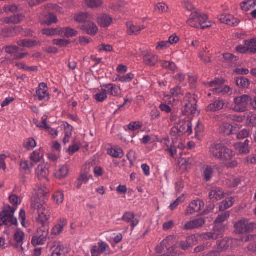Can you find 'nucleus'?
<instances>
[{"instance_id":"69168bd1","label":"nucleus","mask_w":256,"mask_h":256,"mask_svg":"<svg viewBox=\"0 0 256 256\" xmlns=\"http://www.w3.org/2000/svg\"><path fill=\"white\" fill-rule=\"evenodd\" d=\"M10 202L14 206H18L21 203L20 198L15 194H12L9 196Z\"/></svg>"},{"instance_id":"58836bf2","label":"nucleus","mask_w":256,"mask_h":256,"mask_svg":"<svg viewBox=\"0 0 256 256\" xmlns=\"http://www.w3.org/2000/svg\"><path fill=\"white\" fill-rule=\"evenodd\" d=\"M108 154L111 156L118 158H121L124 155L122 150L117 146L110 148L108 150Z\"/></svg>"},{"instance_id":"5fc2aeb1","label":"nucleus","mask_w":256,"mask_h":256,"mask_svg":"<svg viewBox=\"0 0 256 256\" xmlns=\"http://www.w3.org/2000/svg\"><path fill=\"white\" fill-rule=\"evenodd\" d=\"M236 84L240 88H246L249 86L248 80L244 77H238L236 80Z\"/></svg>"},{"instance_id":"680f3d73","label":"nucleus","mask_w":256,"mask_h":256,"mask_svg":"<svg viewBox=\"0 0 256 256\" xmlns=\"http://www.w3.org/2000/svg\"><path fill=\"white\" fill-rule=\"evenodd\" d=\"M134 78V74L130 72L126 74L120 75V82L122 83H128L130 82Z\"/></svg>"},{"instance_id":"79ce46f5","label":"nucleus","mask_w":256,"mask_h":256,"mask_svg":"<svg viewBox=\"0 0 256 256\" xmlns=\"http://www.w3.org/2000/svg\"><path fill=\"white\" fill-rule=\"evenodd\" d=\"M89 178L86 174H81L74 182V187L76 189H80L83 184H86Z\"/></svg>"},{"instance_id":"f8f14e48","label":"nucleus","mask_w":256,"mask_h":256,"mask_svg":"<svg viewBox=\"0 0 256 256\" xmlns=\"http://www.w3.org/2000/svg\"><path fill=\"white\" fill-rule=\"evenodd\" d=\"M48 90V88L46 84L44 82H41L36 88V94H34V96L36 100L39 101H48L50 98Z\"/></svg>"},{"instance_id":"72a5a7b5","label":"nucleus","mask_w":256,"mask_h":256,"mask_svg":"<svg viewBox=\"0 0 256 256\" xmlns=\"http://www.w3.org/2000/svg\"><path fill=\"white\" fill-rule=\"evenodd\" d=\"M244 44L246 45L249 54H256V38L244 40Z\"/></svg>"},{"instance_id":"9d476101","label":"nucleus","mask_w":256,"mask_h":256,"mask_svg":"<svg viewBox=\"0 0 256 256\" xmlns=\"http://www.w3.org/2000/svg\"><path fill=\"white\" fill-rule=\"evenodd\" d=\"M224 230V226L223 224L214 225L212 231L202 233L200 236L203 240H216L223 236Z\"/></svg>"},{"instance_id":"2eb2a0df","label":"nucleus","mask_w":256,"mask_h":256,"mask_svg":"<svg viewBox=\"0 0 256 256\" xmlns=\"http://www.w3.org/2000/svg\"><path fill=\"white\" fill-rule=\"evenodd\" d=\"M204 206V203L200 200H194L191 202L187 207L186 212V215L192 214L196 212H200Z\"/></svg>"},{"instance_id":"9b49d317","label":"nucleus","mask_w":256,"mask_h":256,"mask_svg":"<svg viewBox=\"0 0 256 256\" xmlns=\"http://www.w3.org/2000/svg\"><path fill=\"white\" fill-rule=\"evenodd\" d=\"M236 232L238 234H244L252 231L256 228V224L254 222H249L248 220L242 219L234 224Z\"/></svg>"},{"instance_id":"13d9d810","label":"nucleus","mask_w":256,"mask_h":256,"mask_svg":"<svg viewBox=\"0 0 256 256\" xmlns=\"http://www.w3.org/2000/svg\"><path fill=\"white\" fill-rule=\"evenodd\" d=\"M246 123L250 126H256V116L252 112L247 114L246 116Z\"/></svg>"},{"instance_id":"e2e57ef3","label":"nucleus","mask_w":256,"mask_h":256,"mask_svg":"<svg viewBox=\"0 0 256 256\" xmlns=\"http://www.w3.org/2000/svg\"><path fill=\"white\" fill-rule=\"evenodd\" d=\"M234 146L241 154H246L249 152V147L243 145L242 142L236 144Z\"/></svg>"},{"instance_id":"412c9836","label":"nucleus","mask_w":256,"mask_h":256,"mask_svg":"<svg viewBox=\"0 0 256 256\" xmlns=\"http://www.w3.org/2000/svg\"><path fill=\"white\" fill-rule=\"evenodd\" d=\"M49 165L46 164H42L38 165L36 170V174L39 180L45 179L48 180V176L49 174Z\"/></svg>"},{"instance_id":"0eeeda50","label":"nucleus","mask_w":256,"mask_h":256,"mask_svg":"<svg viewBox=\"0 0 256 256\" xmlns=\"http://www.w3.org/2000/svg\"><path fill=\"white\" fill-rule=\"evenodd\" d=\"M235 155L234 152L224 146L219 160L228 168H235L238 166V162L234 158Z\"/></svg>"},{"instance_id":"c03bdc74","label":"nucleus","mask_w":256,"mask_h":256,"mask_svg":"<svg viewBox=\"0 0 256 256\" xmlns=\"http://www.w3.org/2000/svg\"><path fill=\"white\" fill-rule=\"evenodd\" d=\"M108 97V93L106 89L102 88L94 96L95 100L100 102H102L106 100Z\"/></svg>"},{"instance_id":"6e6552de","label":"nucleus","mask_w":256,"mask_h":256,"mask_svg":"<svg viewBox=\"0 0 256 256\" xmlns=\"http://www.w3.org/2000/svg\"><path fill=\"white\" fill-rule=\"evenodd\" d=\"M196 100L194 96L187 93L183 102L182 112L186 115L194 114L196 111Z\"/></svg>"},{"instance_id":"a878e982","label":"nucleus","mask_w":256,"mask_h":256,"mask_svg":"<svg viewBox=\"0 0 256 256\" xmlns=\"http://www.w3.org/2000/svg\"><path fill=\"white\" fill-rule=\"evenodd\" d=\"M206 222L204 218H199L191 220L184 226V229L186 230H192L202 227Z\"/></svg>"},{"instance_id":"c756f323","label":"nucleus","mask_w":256,"mask_h":256,"mask_svg":"<svg viewBox=\"0 0 256 256\" xmlns=\"http://www.w3.org/2000/svg\"><path fill=\"white\" fill-rule=\"evenodd\" d=\"M24 18L25 16L23 14H18L4 18L2 21L4 23L7 24H16L23 21Z\"/></svg>"},{"instance_id":"4be33fe9","label":"nucleus","mask_w":256,"mask_h":256,"mask_svg":"<svg viewBox=\"0 0 256 256\" xmlns=\"http://www.w3.org/2000/svg\"><path fill=\"white\" fill-rule=\"evenodd\" d=\"M225 194H226L221 188L212 187L209 193L208 196L212 202H215L222 200Z\"/></svg>"},{"instance_id":"4468645a","label":"nucleus","mask_w":256,"mask_h":256,"mask_svg":"<svg viewBox=\"0 0 256 256\" xmlns=\"http://www.w3.org/2000/svg\"><path fill=\"white\" fill-rule=\"evenodd\" d=\"M172 130V132H177L178 135L187 134L189 136L192 133V124L189 120H183Z\"/></svg>"},{"instance_id":"c85d7f7f","label":"nucleus","mask_w":256,"mask_h":256,"mask_svg":"<svg viewBox=\"0 0 256 256\" xmlns=\"http://www.w3.org/2000/svg\"><path fill=\"white\" fill-rule=\"evenodd\" d=\"M122 220L124 222L130 224L133 230L139 223L138 218H135L134 214L132 212H126L122 217Z\"/></svg>"},{"instance_id":"423d86ee","label":"nucleus","mask_w":256,"mask_h":256,"mask_svg":"<svg viewBox=\"0 0 256 256\" xmlns=\"http://www.w3.org/2000/svg\"><path fill=\"white\" fill-rule=\"evenodd\" d=\"M221 84L222 82L217 78H216L213 81L209 82L208 87L211 92L208 94V96H211L212 94L224 96L228 94L232 91L230 86L222 85Z\"/></svg>"},{"instance_id":"338daca9","label":"nucleus","mask_w":256,"mask_h":256,"mask_svg":"<svg viewBox=\"0 0 256 256\" xmlns=\"http://www.w3.org/2000/svg\"><path fill=\"white\" fill-rule=\"evenodd\" d=\"M8 54H13L14 56L17 52L20 50V48L16 46H7L3 48Z\"/></svg>"},{"instance_id":"b1692460","label":"nucleus","mask_w":256,"mask_h":256,"mask_svg":"<svg viewBox=\"0 0 256 256\" xmlns=\"http://www.w3.org/2000/svg\"><path fill=\"white\" fill-rule=\"evenodd\" d=\"M102 87L106 90L108 95L110 94L112 96H118L121 92L120 86L113 84H104Z\"/></svg>"},{"instance_id":"774afa93","label":"nucleus","mask_w":256,"mask_h":256,"mask_svg":"<svg viewBox=\"0 0 256 256\" xmlns=\"http://www.w3.org/2000/svg\"><path fill=\"white\" fill-rule=\"evenodd\" d=\"M70 43V41L64 39H55L52 40V44L60 47L67 46Z\"/></svg>"},{"instance_id":"864d4df0","label":"nucleus","mask_w":256,"mask_h":256,"mask_svg":"<svg viewBox=\"0 0 256 256\" xmlns=\"http://www.w3.org/2000/svg\"><path fill=\"white\" fill-rule=\"evenodd\" d=\"M57 22L58 19L56 16L52 13H49L46 16V20L42 21V22L45 24L50 26L52 24L56 23Z\"/></svg>"},{"instance_id":"f3484780","label":"nucleus","mask_w":256,"mask_h":256,"mask_svg":"<svg viewBox=\"0 0 256 256\" xmlns=\"http://www.w3.org/2000/svg\"><path fill=\"white\" fill-rule=\"evenodd\" d=\"M52 256H66L68 249L59 242H54L50 248Z\"/></svg>"},{"instance_id":"f03ea898","label":"nucleus","mask_w":256,"mask_h":256,"mask_svg":"<svg viewBox=\"0 0 256 256\" xmlns=\"http://www.w3.org/2000/svg\"><path fill=\"white\" fill-rule=\"evenodd\" d=\"M176 237L174 236H168L156 248L157 253L162 254L160 256H178L176 252H175L174 243Z\"/></svg>"},{"instance_id":"5701e85b","label":"nucleus","mask_w":256,"mask_h":256,"mask_svg":"<svg viewBox=\"0 0 256 256\" xmlns=\"http://www.w3.org/2000/svg\"><path fill=\"white\" fill-rule=\"evenodd\" d=\"M224 147V146L221 144H212L210 148V154L214 158L220 160L223 152Z\"/></svg>"},{"instance_id":"e433bc0d","label":"nucleus","mask_w":256,"mask_h":256,"mask_svg":"<svg viewBox=\"0 0 256 256\" xmlns=\"http://www.w3.org/2000/svg\"><path fill=\"white\" fill-rule=\"evenodd\" d=\"M164 142L166 146L164 150L169 152L172 157H174L176 154V148L174 145V142H170L168 138L164 139Z\"/></svg>"},{"instance_id":"393cba45","label":"nucleus","mask_w":256,"mask_h":256,"mask_svg":"<svg viewBox=\"0 0 256 256\" xmlns=\"http://www.w3.org/2000/svg\"><path fill=\"white\" fill-rule=\"evenodd\" d=\"M68 224L67 220L64 218L59 219L57 224L54 226L52 230V234L55 236L60 234L64 230V227Z\"/></svg>"},{"instance_id":"7c9ffc66","label":"nucleus","mask_w":256,"mask_h":256,"mask_svg":"<svg viewBox=\"0 0 256 256\" xmlns=\"http://www.w3.org/2000/svg\"><path fill=\"white\" fill-rule=\"evenodd\" d=\"M20 166L21 172H24L26 174H29L34 166V164L28 160H22L20 162Z\"/></svg>"},{"instance_id":"6e6d98bb","label":"nucleus","mask_w":256,"mask_h":256,"mask_svg":"<svg viewBox=\"0 0 256 256\" xmlns=\"http://www.w3.org/2000/svg\"><path fill=\"white\" fill-rule=\"evenodd\" d=\"M86 6L90 8H98L102 4V0H85Z\"/></svg>"},{"instance_id":"7ed1b4c3","label":"nucleus","mask_w":256,"mask_h":256,"mask_svg":"<svg viewBox=\"0 0 256 256\" xmlns=\"http://www.w3.org/2000/svg\"><path fill=\"white\" fill-rule=\"evenodd\" d=\"M187 23L192 27L202 29L212 26V22L209 21L207 15L196 12L192 13Z\"/></svg>"},{"instance_id":"c9c22d12","label":"nucleus","mask_w":256,"mask_h":256,"mask_svg":"<svg viewBox=\"0 0 256 256\" xmlns=\"http://www.w3.org/2000/svg\"><path fill=\"white\" fill-rule=\"evenodd\" d=\"M68 168L66 165L60 166L55 172V176L60 180L68 176Z\"/></svg>"},{"instance_id":"a211bd4d","label":"nucleus","mask_w":256,"mask_h":256,"mask_svg":"<svg viewBox=\"0 0 256 256\" xmlns=\"http://www.w3.org/2000/svg\"><path fill=\"white\" fill-rule=\"evenodd\" d=\"M218 18L222 23L226 24L231 26H236L240 22V20L232 15L228 14H222L218 16Z\"/></svg>"},{"instance_id":"ddd939ff","label":"nucleus","mask_w":256,"mask_h":256,"mask_svg":"<svg viewBox=\"0 0 256 256\" xmlns=\"http://www.w3.org/2000/svg\"><path fill=\"white\" fill-rule=\"evenodd\" d=\"M92 256H102L110 254V248L106 242H98V246H92L90 250Z\"/></svg>"},{"instance_id":"49530a36","label":"nucleus","mask_w":256,"mask_h":256,"mask_svg":"<svg viewBox=\"0 0 256 256\" xmlns=\"http://www.w3.org/2000/svg\"><path fill=\"white\" fill-rule=\"evenodd\" d=\"M25 238V234L20 230L16 231L14 236V240L16 243L23 244Z\"/></svg>"},{"instance_id":"dca6fc26","label":"nucleus","mask_w":256,"mask_h":256,"mask_svg":"<svg viewBox=\"0 0 256 256\" xmlns=\"http://www.w3.org/2000/svg\"><path fill=\"white\" fill-rule=\"evenodd\" d=\"M228 102L222 99L218 98L210 104L206 108L207 112H214L228 106Z\"/></svg>"},{"instance_id":"052dcab7","label":"nucleus","mask_w":256,"mask_h":256,"mask_svg":"<svg viewBox=\"0 0 256 256\" xmlns=\"http://www.w3.org/2000/svg\"><path fill=\"white\" fill-rule=\"evenodd\" d=\"M240 7L243 10L248 12L250 8L254 7V4L252 0H246L240 4Z\"/></svg>"},{"instance_id":"aec40b11","label":"nucleus","mask_w":256,"mask_h":256,"mask_svg":"<svg viewBox=\"0 0 256 256\" xmlns=\"http://www.w3.org/2000/svg\"><path fill=\"white\" fill-rule=\"evenodd\" d=\"M184 94V92L182 88L176 86L170 89V95H168L164 97L165 100L166 101L170 99L169 102L172 104L176 100H178L180 98L181 96Z\"/></svg>"},{"instance_id":"a18cd8bd","label":"nucleus","mask_w":256,"mask_h":256,"mask_svg":"<svg viewBox=\"0 0 256 256\" xmlns=\"http://www.w3.org/2000/svg\"><path fill=\"white\" fill-rule=\"evenodd\" d=\"M60 27L56 28H46L42 30V34L48 36H52L56 35L60 36Z\"/></svg>"},{"instance_id":"39448f33","label":"nucleus","mask_w":256,"mask_h":256,"mask_svg":"<svg viewBox=\"0 0 256 256\" xmlns=\"http://www.w3.org/2000/svg\"><path fill=\"white\" fill-rule=\"evenodd\" d=\"M16 210V208L14 207H11L9 205L5 206L3 211L0 212V226H16L18 220L14 216Z\"/></svg>"},{"instance_id":"2f4dec72","label":"nucleus","mask_w":256,"mask_h":256,"mask_svg":"<svg viewBox=\"0 0 256 256\" xmlns=\"http://www.w3.org/2000/svg\"><path fill=\"white\" fill-rule=\"evenodd\" d=\"M112 22V18L106 14H102L98 18V22L102 27L109 26Z\"/></svg>"},{"instance_id":"8fccbe9b","label":"nucleus","mask_w":256,"mask_h":256,"mask_svg":"<svg viewBox=\"0 0 256 256\" xmlns=\"http://www.w3.org/2000/svg\"><path fill=\"white\" fill-rule=\"evenodd\" d=\"M160 66L163 68L172 70V72L175 71L176 66L175 64L172 62L167 60H160Z\"/></svg>"},{"instance_id":"1a4fd4ad","label":"nucleus","mask_w":256,"mask_h":256,"mask_svg":"<svg viewBox=\"0 0 256 256\" xmlns=\"http://www.w3.org/2000/svg\"><path fill=\"white\" fill-rule=\"evenodd\" d=\"M252 98L248 95L244 94L237 96L234 98V106L233 110L236 112H244L246 110Z\"/></svg>"},{"instance_id":"3c124183","label":"nucleus","mask_w":256,"mask_h":256,"mask_svg":"<svg viewBox=\"0 0 256 256\" xmlns=\"http://www.w3.org/2000/svg\"><path fill=\"white\" fill-rule=\"evenodd\" d=\"M142 126V123L140 122H132L127 126V129L124 128V130H128L132 132H135L141 128Z\"/></svg>"},{"instance_id":"a19ab883","label":"nucleus","mask_w":256,"mask_h":256,"mask_svg":"<svg viewBox=\"0 0 256 256\" xmlns=\"http://www.w3.org/2000/svg\"><path fill=\"white\" fill-rule=\"evenodd\" d=\"M43 157V152L41 148L32 152L30 156V159L33 164L38 163Z\"/></svg>"},{"instance_id":"09e8293b","label":"nucleus","mask_w":256,"mask_h":256,"mask_svg":"<svg viewBox=\"0 0 256 256\" xmlns=\"http://www.w3.org/2000/svg\"><path fill=\"white\" fill-rule=\"evenodd\" d=\"M230 216V212L228 211L219 214L214 220L215 225L222 224V223L225 222Z\"/></svg>"},{"instance_id":"4d7b16f0","label":"nucleus","mask_w":256,"mask_h":256,"mask_svg":"<svg viewBox=\"0 0 256 256\" xmlns=\"http://www.w3.org/2000/svg\"><path fill=\"white\" fill-rule=\"evenodd\" d=\"M240 182V179L238 178H231L226 180V184L229 188H234L238 186Z\"/></svg>"},{"instance_id":"bf43d9fd","label":"nucleus","mask_w":256,"mask_h":256,"mask_svg":"<svg viewBox=\"0 0 256 256\" xmlns=\"http://www.w3.org/2000/svg\"><path fill=\"white\" fill-rule=\"evenodd\" d=\"M64 194L61 191L56 192L52 196V198L54 202L58 204H60L63 202Z\"/></svg>"},{"instance_id":"ea45409f","label":"nucleus","mask_w":256,"mask_h":256,"mask_svg":"<svg viewBox=\"0 0 256 256\" xmlns=\"http://www.w3.org/2000/svg\"><path fill=\"white\" fill-rule=\"evenodd\" d=\"M17 44L19 46L26 48L32 47L37 44L40 45V43L38 42L28 39L19 40L18 41Z\"/></svg>"},{"instance_id":"f704fd0d","label":"nucleus","mask_w":256,"mask_h":256,"mask_svg":"<svg viewBox=\"0 0 256 256\" xmlns=\"http://www.w3.org/2000/svg\"><path fill=\"white\" fill-rule=\"evenodd\" d=\"M60 36L66 38L72 37L78 34L76 30L70 27L60 28Z\"/></svg>"},{"instance_id":"0e129e2a","label":"nucleus","mask_w":256,"mask_h":256,"mask_svg":"<svg viewBox=\"0 0 256 256\" xmlns=\"http://www.w3.org/2000/svg\"><path fill=\"white\" fill-rule=\"evenodd\" d=\"M168 9V6L164 2H160L156 5L154 10L159 13L166 12Z\"/></svg>"},{"instance_id":"cd10ccee","label":"nucleus","mask_w":256,"mask_h":256,"mask_svg":"<svg viewBox=\"0 0 256 256\" xmlns=\"http://www.w3.org/2000/svg\"><path fill=\"white\" fill-rule=\"evenodd\" d=\"M128 28V33L129 35L137 36L139 34L140 32L145 28L143 25L136 26L132 22H128L126 23Z\"/></svg>"},{"instance_id":"bb28decb","label":"nucleus","mask_w":256,"mask_h":256,"mask_svg":"<svg viewBox=\"0 0 256 256\" xmlns=\"http://www.w3.org/2000/svg\"><path fill=\"white\" fill-rule=\"evenodd\" d=\"M80 29L86 32L87 34L92 36L95 35L98 31V26L91 20L82 25L80 26Z\"/></svg>"},{"instance_id":"473e14b6","label":"nucleus","mask_w":256,"mask_h":256,"mask_svg":"<svg viewBox=\"0 0 256 256\" xmlns=\"http://www.w3.org/2000/svg\"><path fill=\"white\" fill-rule=\"evenodd\" d=\"M92 16L84 12H80L78 14H76L74 16V20L75 21L85 24L88 22L92 20Z\"/></svg>"},{"instance_id":"20e7f679","label":"nucleus","mask_w":256,"mask_h":256,"mask_svg":"<svg viewBox=\"0 0 256 256\" xmlns=\"http://www.w3.org/2000/svg\"><path fill=\"white\" fill-rule=\"evenodd\" d=\"M256 235L244 236H240L239 239H233L229 238L219 240L216 242V246L219 252H222L228 250L230 246H234V244H237L238 242H248L252 240H254Z\"/></svg>"},{"instance_id":"f257e3e1","label":"nucleus","mask_w":256,"mask_h":256,"mask_svg":"<svg viewBox=\"0 0 256 256\" xmlns=\"http://www.w3.org/2000/svg\"><path fill=\"white\" fill-rule=\"evenodd\" d=\"M36 194V197L32 202V207L37 210L36 220L41 226L38 228L36 234L32 240V244L34 246L42 245L46 242L49 234L48 220L52 213L51 208L46 202L47 192L42 188H38Z\"/></svg>"},{"instance_id":"4c0bfd02","label":"nucleus","mask_w":256,"mask_h":256,"mask_svg":"<svg viewBox=\"0 0 256 256\" xmlns=\"http://www.w3.org/2000/svg\"><path fill=\"white\" fill-rule=\"evenodd\" d=\"M235 199L233 197H230L220 202L219 204V209L220 211H224L226 210L232 206Z\"/></svg>"},{"instance_id":"37998d69","label":"nucleus","mask_w":256,"mask_h":256,"mask_svg":"<svg viewBox=\"0 0 256 256\" xmlns=\"http://www.w3.org/2000/svg\"><path fill=\"white\" fill-rule=\"evenodd\" d=\"M220 132L228 136L232 134L233 126L229 123H224L220 126Z\"/></svg>"},{"instance_id":"de8ad7c7","label":"nucleus","mask_w":256,"mask_h":256,"mask_svg":"<svg viewBox=\"0 0 256 256\" xmlns=\"http://www.w3.org/2000/svg\"><path fill=\"white\" fill-rule=\"evenodd\" d=\"M214 172V168L210 166H206L204 170L203 176L204 180L206 181H210L212 178Z\"/></svg>"},{"instance_id":"6ab92c4d","label":"nucleus","mask_w":256,"mask_h":256,"mask_svg":"<svg viewBox=\"0 0 256 256\" xmlns=\"http://www.w3.org/2000/svg\"><path fill=\"white\" fill-rule=\"evenodd\" d=\"M142 60L146 65L154 66L158 62V56L151 52H146L143 54Z\"/></svg>"},{"instance_id":"603ef678","label":"nucleus","mask_w":256,"mask_h":256,"mask_svg":"<svg viewBox=\"0 0 256 256\" xmlns=\"http://www.w3.org/2000/svg\"><path fill=\"white\" fill-rule=\"evenodd\" d=\"M36 146V142L32 138H27L24 143V147L28 150H32Z\"/></svg>"}]
</instances>
